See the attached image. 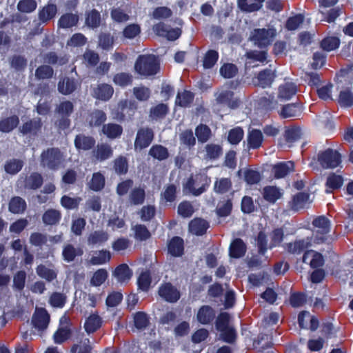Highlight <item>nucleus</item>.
<instances>
[{"label": "nucleus", "mask_w": 353, "mask_h": 353, "mask_svg": "<svg viewBox=\"0 0 353 353\" xmlns=\"http://www.w3.org/2000/svg\"><path fill=\"white\" fill-rule=\"evenodd\" d=\"M61 216V214L59 210L55 209H49L43 213L42 220L44 224L53 225L59 222Z\"/></svg>", "instance_id": "473e14b6"}, {"label": "nucleus", "mask_w": 353, "mask_h": 353, "mask_svg": "<svg viewBox=\"0 0 353 353\" xmlns=\"http://www.w3.org/2000/svg\"><path fill=\"white\" fill-rule=\"evenodd\" d=\"M219 58V54L216 51L208 50L203 58V67L206 69L212 68L216 63Z\"/></svg>", "instance_id": "bf43d9fd"}, {"label": "nucleus", "mask_w": 353, "mask_h": 353, "mask_svg": "<svg viewBox=\"0 0 353 353\" xmlns=\"http://www.w3.org/2000/svg\"><path fill=\"white\" fill-rule=\"evenodd\" d=\"M264 0H239L238 5L241 10L245 12H254L259 10Z\"/></svg>", "instance_id": "c9c22d12"}, {"label": "nucleus", "mask_w": 353, "mask_h": 353, "mask_svg": "<svg viewBox=\"0 0 353 353\" xmlns=\"http://www.w3.org/2000/svg\"><path fill=\"white\" fill-rule=\"evenodd\" d=\"M42 127V122L40 118H34L24 123L20 128V132L23 134H37Z\"/></svg>", "instance_id": "f3484780"}, {"label": "nucleus", "mask_w": 353, "mask_h": 353, "mask_svg": "<svg viewBox=\"0 0 353 353\" xmlns=\"http://www.w3.org/2000/svg\"><path fill=\"white\" fill-rule=\"evenodd\" d=\"M214 310L208 305H203L199 310L196 319L201 324H208L214 319Z\"/></svg>", "instance_id": "aec40b11"}, {"label": "nucleus", "mask_w": 353, "mask_h": 353, "mask_svg": "<svg viewBox=\"0 0 353 353\" xmlns=\"http://www.w3.org/2000/svg\"><path fill=\"white\" fill-rule=\"evenodd\" d=\"M205 159L214 160L220 157L223 153L222 147L219 144L209 143L205 146Z\"/></svg>", "instance_id": "58836bf2"}, {"label": "nucleus", "mask_w": 353, "mask_h": 353, "mask_svg": "<svg viewBox=\"0 0 353 353\" xmlns=\"http://www.w3.org/2000/svg\"><path fill=\"white\" fill-rule=\"evenodd\" d=\"M339 39L335 37H329L323 39L321 43V47L323 50L330 52L338 48L339 46Z\"/></svg>", "instance_id": "6e6d98bb"}, {"label": "nucleus", "mask_w": 353, "mask_h": 353, "mask_svg": "<svg viewBox=\"0 0 353 353\" xmlns=\"http://www.w3.org/2000/svg\"><path fill=\"white\" fill-rule=\"evenodd\" d=\"M113 82L117 85L124 87L132 83V77L125 72L118 73L114 76Z\"/></svg>", "instance_id": "052dcab7"}, {"label": "nucleus", "mask_w": 353, "mask_h": 353, "mask_svg": "<svg viewBox=\"0 0 353 353\" xmlns=\"http://www.w3.org/2000/svg\"><path fill=\"white\" fill-rule=\"evenodd\" d=\"M245 252V245L242 240L235 239L230 247V256L233 258H240Z\"/></svg>", "instance_id": "4c0bfd02"}, {"label": "nucleus", "mask_w": 353, "mask_h": 353, "mask_svg": "<svg viewBox=\"0 0 353 353\" xmlns=\"http://www.w3.org/2000/svg\"><path fill=\"white\" fill-rule=\"evenodd\" d=\"M168 251L174 256H179L183 252V241L180 237H174L168 245Z\"/></svg>", "instance_id": "a19ab883"}, {"label": "nucleus", "mask_w": 353, "mask_h": 353, "mask_svg": "<svg viewBox=\"0 0 353 353\" xmlns=\"http://www.w3.org/2000/svg\"><path fill=\"white\" fill-rule=\"evenodd\" d=\"M263 141V135L261 130L251 129L248 130L247 135L248 148L249 149L259 148Z\"/></svg>", "instance_id": "2eb2a0df"}, {"label": "nucleus", "mask_w": 353, "mask_h": 353, "mask_svg": "<svg viewBox=\"0 0 353 353\" xmlns=\"http://www.w3.org/2000/svg\"><path fill=\"white\" fill-rule=\"evenodd\" d=\"M159 294L168 302H176L180 297L179 291L170 283L162 285L159 290Z\"/></svg>", "instance_id": "f8f14e48"}, {"label": "nucleus", "mask_w": 353, "mask_h": 353, "mask_svg": "<svg viewBox=\"0 0 353 353\" xmlns=\"http://www.w3.org/2000/svg\"><path fill=\"white\" fill-rule=\"evenodd\" d=\"M312 225V239L314 243L319 244L324 242L327 239V234L330 232V221L326 217L321 216L314 219Z\"/></svg>", "instance_id": "20e7f679"}, {"label": "nucleus", "mask_w": 353, "mask_h": 353, "mask_svg": "<svg viewBox=\"0 0 353 353\" xmlns=\"http://www.w3.org/2000/svg\"><path fill=\"white\" fill-rule=\"evenodd\" d=\"M145 197V190L141 188H135L129 194V201L132 205H141L144 202Z\"/></svg>", "instance_id": "de8ad7c7"}, {"label": "nucleus", "mask_w": 353, "mask_h": 353, "mask_svg": "<svg viewBox=\"0 0 353 353\" xmlns=\"http://www.w3.org/2000/svg\"><path fill=\"white\" fill-rule=\"evenodd\" d=\"M101 318L95 314H91L85 321V329L88 333H92L100 327Z\"/></svg>", "instance_id": "49530a36"}, {"label": "nucleus", "mask_w": 353, "mask_h": 353, "mask_svg": "<svg viewBox=\"0 0 353 353\" xmlns=\"http://www.w3.org/2000/svg\"><path fill=\"white\" fill-rule=\"evenodd\" d=\"M351 84L350 76L346 72H344V75L339 76L337 88L340 91L338 102L343 107L353 105V94L350 88Z\"/></svg>", "instance_id": "f257e3e1"}, {"label": "nucleus", "mask_w": 353, "mask_h": 353, "mask_svg": "<svg viewBox=\"0 0 353 353\" xmlns=\"http://www.w3.org/2000/svg\"><path fill=\"white\" fill-rule=\"evenodd\" d=\"M318 161L323 168H335L340 165L341 157L338 151L329 148L319 154Z\"/></svg>", "instance_id": "39448f33"}, {"label": "nucleus", "mask_w": 353, "mask_h": 353, "mask_svg": "<svg viewBox=\"0 0 353 353\" xmlns=\"http://www.w3.org/2000/svg\"><path fill=\"white\" fill-rule=\"evenodd\" d=\"M82 254L83 251L81 249L75 248L70 244L65 245L63 250V259L68 262L72 261L77 256L81 255Z\"/></svg>", "instance_id": "603ef678"}, {"label": "nucleus", "mask_w": 353, "mask_h": 353, "mask_svg": "<svg viewBox=\"0 0 353 353\" xmlns=\"http://www.w3.org/2000/svg\"><path fill=\"white\" fill-rule=\"evenodd\" d=\"M275 34L276 31L272 28L258 29L252 33V39L259 46H265L271 43Z\"/></svg>", "instance_id": "6e6552de"}, {"label": "nucleus", "mask_w": 353, "mask_h": 353, "mask_svg": "<svg viewBox=\"0 0 353 353\" xmlns=\"http://www.w3.org/2000/svg\"><path fill=\"white\" fill-rule=\"evenodd\" d=\"M40 159L41 165L51 170L59 168L65 160L63 152L57 148H48L43 150Z\"/></svg>", "instance_id": "f03ea898"}, {"label": "nucleus", "mask_w": 353, "mask_h": 353, "mask_svg": "<svg viewBox=\"0 0 353 353\" xmlns=\"http://www.w3.org/2000/svg\"><path fill=\"white\" fill-rule=\"evenodd\" d=\"M57 8L54 4H48L44 6L39 13V19L45 23L54 18L57 14Z\"/></svg>", "instance_id": "ea45409f"}, {"label": "nucleus", "mask_w": 353, "mask_h": 353, "mask_svg": "<svg viewBox=\"0 0 353 353\" xmlns=\"http://www.w3.org/2000/svg\"><path fill=\"white\" fill-rule=\"evenodd\" d=\"M26 201L20 196H13L10 200L8 210L13 214H22L26 209Z\"/></svg>", "instance_id": "393cba45"}, {"label": "nucleus", "mask_w": 353, "mask_h": 353, "mask_svg": "<svg viewBox=\"0 0 353 353\" xmlns=\"http://www.w3.org/2000/svg\"><path fill=\"white\" fill-rule=\"evenodd\" d=\"M19 123V119L16 115L2 118L0 120V131L8 133L13 130L18 125Z\"/></svg>", "instance_id": "cd10ccee"}, {"label": "nucleus", "mask_w": 353, "mask_h": 353, "mask_svg": "<svg viewBox=\"0 0 353 353\" xmlns=\"http://www.w3.org/2000/svg\"><path fill=\"white\" fill-rule=\"evenodd\" d=\"M153 132L148 128L140 129L137 134L136 140L134 142L135 149L139 148L141 150L148 147L153 139Z\"/></svg>", "instance_id": "9d476101"}, {"label": "nucleus", "mask_w": 353, "mask_h": 353, "mask_svg": "<svg viewBox=\"0 0 353 353\" xmlns=\"http://www.w3.org/2000/svg\"><path fill=\"white\" fill-rule=\"evenodd\" d=\"M343 183V179L341 175L332 173L327 178L326 191L330 192L332 190L339 189L342 186Z\"/></svg>", "instance_id": "c03bdc74"}, {"label": "nucleus", "mask_w": 353, "mask_h": 353, "mask_svg": "<svg viewBox=\"0 0 353 353\" xmlns=\"http://www.w3.org/2000/svg\"><path fill=\"white\" fill-rule=\"evenodd\" d=\"M132 230L134 233V238L139 241H146L151 236V233L148 229L142 224H136L132 226Z\"/></svg>", "instance_id": "72a5a7b5"}, {"label": "nucleus", "mask_w": 353, "mask_h": 353, "mask_svg": "<svg viewBox=\"0 0 353 353\" xmlns=\"http://www.w3.org/2000/svg\"><path fill=\"white\" fill-rule=\"evenodd\" d=\"M95 144V140L90 137L83 134L77 135L74 140L75 147L78 150H88L91 149Z\"/></svg>", "instance_id": "7c9ffc66"}, {"label": "nucleus", "mask_w": 353, "mask_h": 353, "mask_svg": "<svg viewBox=\"0 0 353 353\" xmlns=\"http://www.w3.org/2000/svg\"><path fill=\"white\" fill-rule=\"evenodd\" d=\"M43 183V178L40 174L32 173L26 179H19L17 185L24 184V188L31 190H36L41 186Z\"/></svg>", "instance_id": "4468645a"}, {"label": "nucleus", "mask_w": 353, "mask_h": 353, "mask_svg": "<svg viewBox=\"0 0 353 353\" xmlns=\"http://www.w3.org/2000/svg\"><path fill=\"white\" fill-rule=\"evenodd\" d=\"M153 31L159 36L166 37L168 40L174 41L179 38L181 31L180 28L168 30L167 26L159 23L153 26Z\"/></svg>", "instance_id": "9b49d317"}, {"label": "nucleus", "mask_w": 353, "mask_h": 353, "mask_svg": "<svg viewBox=\"0 0 353 353\" xmlns=\"http://www.w3.org/2000/svg\"><path fill=\"white\" fill-rule=\"evenodd\" d=\"M111 259L110 252L108 250H101L96 252L89 261L93 265H102L108 263Z\"/></svg>", "instance_id": "37998d69"}, {"label": "nucleus", "mask_w": 353, "mask_h": 353, "mask_svg": "<svg viewBox=\"0 0 353 353\" xmlns=\"http://www.w3.org/2000/svg\"><path fill=\"white\" fill-rule=\"evenodd\" d=\"M109 239V235L106 232L103 230L94 231L92 232L88 238V243L89 245H101Z\"/></svg>", "instance_id": "79ce46f5"}, {"label": "nucleus", "mask_w": 353, "mask_h": 353, "mask_svg": "<svg viewBox=\"0 0 353 353\" xmlns=\"http://www.w3.org/2000/svg\"><path fill=\"white\" fill-rule=\"evenodd\" d=\"M134 69L137 73L143 76L155 74L159 70L158 61L154 55H142L139 57Z\"/></svg>", "instance_id": "7ed1b4c3"}, {"label": "nucleus", "mask_w": 353, "mask_h": 353, "mask_svg": "<svg viewBox=\"0 0 353 353\" xmlns=\"http://www.w3.org/2000/svg\"><path fill=\"white\" fill-rule=\"evenodd\" d=\"M108 277V272L104 269L96 271L90 280V283L94 286H99L105 282Z\"/></svg>", "instance_id": "338daca9"}, {"label": "nucleus", "mask_w": 353, "mask_h": 353, "mask_svg": "<svg viewBox=\"0 0 353 353\" xmlns=\"http://www.w3.org/2000/svg\"><path fill=\"white\" fill-rule=\"evenodd\" d=\"M100 23L101 15L98 11L92 10L88 13L85 19V23L88 26L97 28L100 25Z\"/></svg>", "instance_id": "e2e57ef3"}, {"label": "nucleus", "mask_w": 353, "mask_h": 353, "mask_svg": "<svg viewBox=\"0 0 353 353\" xmlns=\"http://www.w3.org/2000/svg\"><path fill=\"white\" fill-rule=\"evenodd\" d=\"M79 16L76 14L67 13L62 15L58 21V26L62 28H69L77 24Z\"/></svg>", "instance_id": "e433bc0d"}, {"label": "nucleus", "mask_w": 353, "mask_h": 353, "mask_svg": "<svg viewBox=\"0 0 353 353\" xmlns=\"http://www.w3.org/2000/svg\"><path fill=\"white\" fill-rule=\"evenodd\" d=\"M310 194L305 192H300L294 196L291 202V206L294 210H299L305 207L307 204L310 203L313 200Z\"/></svg>", "instance_id": "6ab92c4d"}, {"label": "nucleus", "mask_w": 353, "mask_h": 353, "mask_svg": "<svg viewBox=\"0 0 353 353\" xmlns=\"http://www.w3.org/2000/svg\"><path fill=\"white\" fill-rule=\"evenodd\" d=\"M233 93L231 91H223L219 94L216 100L220 103L227 104L231 108L236 107L237 101H232Z\"/></svg>", "instance_id": "13d9d810"}, {"label": "nucleus", "mask_w": 353, "mask_h": 353, "mask_svg": "<svg viewBox=\"0 0 353 353\" xmlns=\"http://www.w3.org/2000/svg\"><path fill=\"white\" fill-rule=\"evenodd\" d=\"M314 243L313 239L307 238L306 239L298 240L288 245V249L290 252L293 253H300L305 249L308 248Z\"/></svg>", "instance_id": "2f4dec72"}, {"label": "nucleus", "mask_w": 353, "mask_h": 353, "mask_svg": "<svg viewBox=\"0 0 353 353\" xmlns=\"http://www.w3.org/2000/svg\"><path fill=\"white\" fill-rule=\"evenodd\" d=\"M294 168V165L292 161L279 163L274 165L273 174L276 179L283 178L292 172Z\"/></svg>", "instance_id": "a211bd4d"}, {"label": "nucleus", "mask_w": 353, "mask_h": 353, "mask_svg": "<svg viewBox=\"0 0 353 353\" xmlns=\"http://www.w3.org/2000/svg\"><path fill=\"white\" fill-rule=\"evenodd\" d=\"M208 183L207 177L202 174L192 176L184 185L183 191L185 194H192L194 196L201 194L205 190Z\"/></svg>", "instance_id": "423d86ee"}, {"label": "nucleus", "mask_w": 353, "mask_h": 353, "mask_svg": "<svg viewBox=\"0 0 353 353\" xmlns=\"http://www.w3.org/2000/svg\"><path fill=\"white\" fill-rule=\"evenodd\" d=\"M301 114L300 108L294 103L284 105L279 114L283 118H290L299 116Z\"/></svg>", "instance_id": "09e8293b"}, {"label": "nucleus", "mask_w": 353, "mask_h": 353, "mask_svg": "<svg viewBox=\"0 0 353 353\" xmlns=\"http://www.w3.org/2000/svg\"><path fill=\"white\" fill-rule=\"evenodd\" d=\"M102 131L108 138L115 139L122 134L123 128L118 124L108 123L103 126Z\"/></svg>", "instance_id": "a18cd8bd"}, {"label": "nucleus", "mask_w": 353, "mask_h": 353, "mask_svg": "<svg viewBox=\"0 0 353 353\" xmlns=\"http://www.w3.org/2000/svg\"><path fill=\"white\" fill-rule=\"evenodd\" d=\"M93 157L98 161H103L112 157L113 150L112 147L107 143L98 144L93 150Z\"/></svg>", "instance_id": "dca6fc26"}, {"label": "nucleus", "mask_w": 353, "mask_h": 353, "mask_svg": "<svg viewBox=\"0 0 353 353\" xmlns=\"http://www.w3.org/2000/svg\"><path fill=\"white\" fill-rule=\"evenodd\" d=\"M149 154L159 161L165 160L169 156L168 149L161 145H153L150 149Z\"/></svg>", "instance_id": "8fccbe9b"}, {"label": "nucleus", "mask_w": 353, "mask_h": 353, "mask_svg": "<svg viewBox=\"0 0 353 353\" xmlns=\"http://www.w3.org/2000/svg\"><path fill=\"white\" fill-rule=\"evenodd\" d=\"M296 92V85L292 83H286L279 86L278 98L281 100H289Z\"/></svg>", "instance_id": "c756f323"}, {"label": "nucleus", "mask_w": 353, "mask_h": 353, "mask_svg": "<svg viewBox=\"0 0 353 353\" xmlns=\"http://www.w3.org/2000/svg\"><path fill=\"white\" fill-rule=\"evenodd\" d=\"M134 323L138 330H144L149 325L150 319L147 314L139 312L134 316Z\"/></svg>", "instance_id": "864d4df0"}, {"label": "nucleus", "mask_w": 353, "mask_h": 353, "mask_svg": "<svg viewBox=\"0 0 353 353\" xmlns=\"http://www.w3.org/2000/svg\"><path fill=\"white\" fill-rule=\"evenodd\" d=\"M193 94L189 91H183L178 93L176 99V104L181 107L189 105L193 101Z\"/></svg>", "instance_id": "5fc2aeb1"}, {"label": "nucleus", "mask_w": 353, "mask_h": 353, "mask_svg": "<svg viewBox=\"0 0 353 353\" xmlns=\"http://www.w3.org/2000/svg\"><path fill=\"white\" fill-rule=\"evenodd\" d=\"M23 162L21 160L12 159L4 165L5 171L10 174H15L18 173L22 168Z\"/></svg>", "instance_id": "3c124183"}, {"label": "nucleus", "mask_w": 353, "mask_h": 353, "mask_svg": "<svg viewBox=\"0 0 353 353\" xmlns=\"http://www.w3.org/2000/svg\"><path fill=\"white\" fill-rule=\"evenodd\" d=\"M73 103L69 101H65L59 103L56 108V112L62 117H68L72 112Z\"/></svg>", "instance_id": "4d7b16f0"}, {"label": "nucleus", "mask_w": 353, "mask_h": 353, "mask_svg": "<svg viewBox=\"0 0 353 353\" xmlns=\"http://www.w3.org/2000/svg\"><path fill=\"white\" fill-rule=\"evenodd\" d=\"M310 258H312L313 261H310V267L312 268H319L323 264V256L312 250L306 251L303 256V262L307 263Z\"/></svg>", "instance_id": "b1692460"}, {"label": "nucleus", "mask_w": 353, "mask_h": 353, "mask_svg": "<svg viewBox=\"0 0 353 353\" xmlns=\"http://www.w3.org/2000/svg\"><path fill=\"white\" fill-rule=\"evenodd\" d=\"M243 130L242 128L237 127L230 130L228 132V141L233 145L238 144L243 137Z\"/></svg>", "instance_id": "69168bd1"}, {"label": "nucleus", "mask_w": 353, "mask_h": 353, "mask_svg": "<svg viewBox=\"0 0 353 353\" xmlns=\"http://www.w3.org/2000/svg\"><path fill=\"white\" fill-rule=\"evenodd\" d=\"M37 274L47 281H52L57 278V270L53 267L39 265L36 269Z\"/></svg>", "instance_id": "bb28decb"}, {"label": "nucleus", "mask_w": 353, "mask_h": 353, "mask_svg": "<svg viewBox=\"0 0 353 353\" xmlns=\"http://www.w3.org/2000/svg\"><path fill=\"white\" fill-rule=\"evenodd\" d=\"M209 227L208 223L202 219H194L189 223L190 231L196 235L203 234Z\"/></svg>", "instance_id": "4be33fe9"}, {"label": "nucleus", "mask_w": 353, "mask_h": 353, "mask_svg": "<svg viewBox=\"0 0 353 353\" xmlns=\"http://www.w3.org/2000/svg\"><path fill=\"white\" fill-rule=\"evenodd\" d=\"M282 195V190L275 186H268L263 189V197L266 201L270 203H274L280 199Z\"/></svg>", "instance_id": "f704fd0d"}, {"label": "nucleus", "mask_w": 353, "mask_h": 353, "mask_svg": "<svg viewBox=\"0 0 353 353\" xmlns=\"http://www.w3.org/2000/svg\"><path fill=\"white\" fill-rule=\"evenodd\" d=\"M50 315L43 308H36L32 317V324L39 332L47 329L50 323Z\"/></svg>", "instance_id": "0eeeda50"}, {"label": "nucleus", "mask_w": 353, "mask_h": 353, "mask_svg": "<svg viewBox=\"0 0 353 353\" xmlns=\"http://www.w3.org/2000/svg\"><path fill=\"white\" fill-rule=\"evenodd\" d=\"M92 347L88 338L83 333L77 335L71 347V353H91Z\"/></svg>", "instance_id": "1a4fd4ad"}, {"label": "nucleus", "mask_w": 353, "mask_h": 353, "mask_svg": "<svg viewBox=\"0 0 353 353\" xmlns=\"http://www.w3.org/2000/svg\"><path fill=\"white\" fill-rule=\"evenodd\" d=\"M232 182L228 178H221L217 179L214 183V190L218 193H225L230 190Z\"/></svg>", "instance_id": "680f3d73"}, {"label": "nucleus", "mask_w": 353, "mask_h": 353, "mask_svg": "<svg viewBox=\"0 0 353 353\" xmlns=\"http://www.w3.org/2000/svg\"><path fill=\"white\" fill-rule=\"evenodd\" d=\"M113 275L119 283H124L131 279L132 272L126 264H121L115 269Z\"/></svg>", "instance_id": "a878e982"}, {"label": "nucleus", "mask_w": 353, "mask_h": 353, "mask_svg": "<svg viewBox=\"0 0 353 353\" xmlns=\"http://www.w3.org/2000/svg\"><path fill=\"white\" fill-rule=\"evenodd\" d=\"M37 4L34 0H21L17 4V9L24 13H30L34 11Z\"/></svg>", "instance_id": "0e129e2a"}, {"label": "nucleus", "mask_w": 353, "mask_h": 353, "mask_svg": "<svg viewBox=\"0 0 353 353\" xmlns=\"http://www.w3.org/2000/svg\"><path fill=\"white\" fill-rule=\"evenodd\" d=\"M77 87V83L73 79L64 77L58 83V90L60 93L67 95L73 92Z\"/></svg>", "instance_id": "412c9836"}, {"label": "nucleus", "mask_w": 353, "mask_h": 353, "mask_svg": "<svg viewBox=\"0 0 353 353\" xmlns=\"http://www.w3.org/2000/svg\"><path fill=\"white\" fill-rule=\"evenodd\" d=\"M275 72L274 70L267 69L260 72L258 74V85L265 88L269 87L272 83L275 78Z\"/></svg>", "instance_id": "5701e85b"}, {"label": "nucleus", "mask_w": 353, "mask_h": 353, "mask_svg": "<svg viewBox=\"0 0 353 353\" xmlns=\"http://www.w3.org/2000/svg\"><path fill=\"white\" fill-rule=\"evenodd\" d=\"M137 109V105L134 102H129L128 100L121 101L117 105V113L115 118L122 120L126 115L132 116Z\"/></svg>", "instance_id": "ddd939ff"}, {"label": "nucleus", "mask_w": 353, "mask_h": 353, "mask_svg": "<svg viewBox=\"0 0 353 353\" xmlns=\"http://www.w3.org/2000/svg\"><path fill=\"white\" fill-rule=\"evenodd\" d=\"M114 92L113 88L108 84H101L94 89V97L103 101L109 100Z\"/></svg>", "instance_id": "c85d7f7f"}, {"label": "nucleus", "mask_w": 353, "mask_h": 353, "mask_svg": "<svg viewBox=\"0 0 353 353\" xmlns=\"http://www.w3.org/2000/svg\"><path fill=\"white\" fill-rule=\"evenodd\" d=\"M54 73L53 69L49 65L39 66L35 71V77L37 79H46L52 77Z\"/></svg>", "instance_id": "774afa93"}]
</instances>
